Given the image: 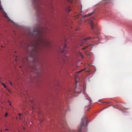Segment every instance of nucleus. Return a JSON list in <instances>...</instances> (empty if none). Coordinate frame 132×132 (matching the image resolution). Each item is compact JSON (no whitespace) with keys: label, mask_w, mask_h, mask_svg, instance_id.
Segmentation results:
<instances>
[{"label":"nucleus","mask_w":132,"mask_h":132,"mask_svg":"<svg viewBox=\"0 0 132 132\" xmlns=\"http://www.w3.org/2000/svg\"><path fill=\"white\" fill-rule=\"evenodd\" d=\"M67 47V45H65L64 46V48L62 50L60 51V52L62 53L63 54H65L66 53V50L65 48Z\"/></svg>","instance_id":"1a4fd4ad"},{"label":"nucleus","mask_w":132,"mask_h":132,"mask_svg":"<svg viewBox=\"0 0 132 132\" xmlns=\"http://www.w3.org/2000/svg\"><path fill=\"white\" fill-rule=\"evenodd\" d=\"M91 46V45H88L87 46H85L84 48H82V50H84V49H86L87 48H88L90 47Z\"/></svg>","instance_id":"4468645a"},{"label":"nucleus","mask_w":132,"mask_h":132,"mask_svg":"<svg viewBox=\"0 0 132 132\" xmlns=\"http://www.w3.org/2000/svg\"><path fill=\"white\" fill-rule=\"evenodd\" d=\"M18 115L19 116V119H21V116L22 115V114H20V113H19L18 114Z\"/></svg>","instance_id":"6ab92c4d"},{"label":"nucleus","mask_w":132,"mask_h":132,"mask_svg":"<svg viewBox=\"0 0 132 132\" xmlns=\"http://www.w3.org/2000/svg\"><path fill=\"white\" fill-rule=\"evenodd\" d=\"M19 67H20V68H21V66H20Z\"/></svg>","instance_id":"c85d7f7f"},{"label":"nucleus","mask_w":132,"mask_h":132,"mask_svg":"<svg viewBox=\"0 0 132 132\" xmlns=\"http://www.w3.org/2000/svg\"><path fill=\"white\" fill-rule=\"evenodd\" d=\"M85 53L86 55H89V54L87 52H85Z\"/></svg>","instance_id":"4be33fe9"},{"label":"nucleus","mask_w":132,"mask_h":132,"mask_svg":"<svg viewBox=\"0 0 132 132\" xmlns=\"http://www.w3.org/2000/svg\"><path fill=\"white\" fill-rule=\"evenodd\" d=\"M8 130V129H5V131H6V130Z\"/></svg>","instance_id":"cd10ccee"},{"label":"nucleus","mask_w":132,"mask_h":132,"mask_svg":"<svg viewBox=\"0 0 132 132\" xmlns=\"http://www.w3.org/2000/svg\"><path fill=\"white\" fill-rule=\"evenodd\" d=\"M78 92L79 93H80V92Z\"/></svg>","instance_id":"c756f323"},{"label":"nucleus","mask_w":132,"mask_h":132,"mask_svg":"<svg viewBox=\"0 0 132 132\" xmlns=\"http://www.w3.org/2000/svg\"><path fill=\"white\" fill-rule=\"evenodd\" d=\"M93 13H91L89 14H88L86 15H85V16H81L82 18H81V20H83L84 18L86 16H89L91 15H92L93 14Z\"/></svg>","instance_id":"9d476101"},{"label":"nucleus","mask_w":132,"mask_h":132,"mask_svg":"<svg viewBox=\"0 0 132 132\" xmlns=\"http://www.w3.org/2000/svg\"><path fill=\"white\" fill-rule=\"evenodd\" d=\"M33 3L36 11L37 16L40 17L43 15L42 7L40 6L41 1L40 0H32Z\"/></svg>","instance_id":"f03ea898"},{"label":"nucleus","mask_w":132,"mask_h":132,"mask_svg":"<svg viewBox=\"0 0 132 132\" xmlns=\"http://www.w3.org/2000/svg\"><path fill=\"white\" fill-rule=\"evenodd\" d=\"M1 79V78L0 77V79Z\"/></svg>","instance_id":"473e14b6"},{"label":"nucleus","mask_w":132,"mask_h":132,"mask_svg":"<svg viewBox=\"0 0 132 132\" xmlns=\"http://www.w3.org/2000/svg\"><path fill=\"white\" fill-rule=\"evenodd\" d=\"M2 7H0V10H2Z\"/></svg>","instance_id":"393cba45"},{"label":"nucleus","mask_w":132,"mask_h":132,"mask_svg":"<svg viewBox=\"0 0 132 132\" xmlns=\"http://www.w3.org/2000/svg\"><path fill=\"white\" fill-rule=\"evenodd\" d=\"M80 53V55H81V56L82 58H83V56H82V55H81V53Z\"/></svg>","instance_id":"5701e85b"},{"label":"nucleus","mask_w":132,"mask_h":132,"mask_svg":"<svg viewBox=\"0 0 132 132\" xmlns=\"http://www.w3.org/2000/svg\"><path fill=\"white\" fill-rule=\"evenodd\" d=\"M61 122L62 123V125L63 128L65 129H66L67 128L68 129L67 123L65 121V120H63Z\"/></svg>","instance_id":"0eeeda50"},{"label":"nucleus","mask_w":132,"mask_h":132,"mask_svg":"<svg viewBox=\"0 0 132 132\" xmlns=\"http://www.w3.org/2000/svg\"><path fill=\"white\" fill-rule=\"evenodd\" d=\"M88 20L90 24L92 29L93 31L94 32L95 34L98 35L99 34V29L96 24L94 23V21L95 20L94 18L91 17Z\"/></svg>","instance_id":"7ed1b4c3"},{"label":"nucleus","mask_w":132,"mask_h":132,"mask_svg":"<svg viewBox=\"0 0 132 132\" xmlns=\"http://www.w3.org/2000/svg\"><path fill=\"white\" fill-rule=\"evenodd\" d=\"M85 132H86V131H85Z\"/></svg>","instance_id":"c9c22d12"},{"label":"nucleus","mask_w":132,"mask_h":132,"mask_svg":"<svg viewBox=\"0 0 132 132\" xmlns=\"http://www.w3.org/2000/svg\"><path fill=\"white\" fill-rule=\"evenodd\" d=\"M84 70H81V71H78V72H77V73H76L75 74V76H77V75L78 74L80 73V72H81L82 71H83Z\"/></svg>","instance_id":"2eb2a0df"},{"label":"nucleus","mask_w":132,"mask_h":132,"mask_svg":"<svg viewBox=\"0 0 132 132\" xmlns=\"http://www.w3.org/2000/svg\"><path fill=\"white\" fill-rule=\"evenodd\" d=\"M97 40H98V38H96Z\"/></svg>","instance_id":"bb28decb"},{"label":"nucleus","mask_w":132,"mask_h":132,"mask_svg":"<svg viewBox=\"0 0 132 132\" xmlns=\"http://www.w3.org/2000/svg\"><path fill=\"white\" fill-rule=\"evenodd\" d=\"M66 10L69 12H70V11L71 10V8L69 6H68V7H67L66 9Z\"/></svg>","instance_id":"f8f14e48"},{"label":"nucleus","mask_w":132,"mask_h":132,"mask_svg":"<svg viewBox=\"0 0 132 132\" xmlns=\"http://www.w3.org/2000/svg\"><path fill=\"white\" fill-rule=\"evenodd\" d=\"M100 101V100H99V101Z\"/></svg>","instance_id":"2f4dec72"},{"label":"nucleus","mask_w":132,"mask_h":132,"mask_svg":"<svg viewBox=\"0 0 132 132\" xmlns=\"http://www.w3.org/2000/svg\"><path fill=\"white\" fill-rule=\"evenodd\" d=\"M34 80V79L32 77H30V78L28 79V80L29 82H32Z\"/></svg>","instance_id":"ddd939ff"},{"label":"nucleus","mask_w":132,"mask_h":132,"mask_svg":"<svg viewBox=\"0 0 132 132\" xmlns=\"http://www.w3.org/2000/svg\"><path fill=\"white\" fill-rule=\"evenodd\" d=\"M8 115V113L6 112V113L5 114V117H7Z\"/></svg>","instance_id":"aec40b11"},{"label":"nucleus","mask_w":132,"mask_h":132,"mask_svg":"<svg viewBox=\"0 0 132 132\" xmlns=\"http://www.w3.org/2000/svg\"><path fill=\"white\" fill-rule=\"evenodd\" d=\"M31 71L34 72L35 73L37 74L38 73V70L35 65L33 67L31 70Z\"/></svg>","instance_id":"6e6552de"},{"label":"nucleus","mask_w":132,"mask_h":132,"mask_svg":"<svg viewBox=\"0 0 132 132\" xmlns=\"http://www.w3.org/2000/svg\"><path fill=\"white\" fill-rule=\"evenodd\" d=\"M106 108V107H105L104 109H105V108Z\"/></svg>","instance_id":"7c9ffc66"},{"label":"nucleus","mask_w":132,"mask_h":132,"mask_svg":"<svg viewBox=\"0 0 132 132\" xmlns=\"http://www.w3.org/2000/svg\"><path fill=\"white\" fill-rule=\"evenodd\" d=\"M1 79V78L0 77V79Z\"/></svg>","instance_id":"72a5a7b5"},{"label":"nucleus","mask_w":132,"mask_h":132,"mask_svg":"<svg viewBox=\"0 0 132 132\" xmlns=\"http://www.w3.org/2000/svg\"><path fill=\"white\" fill-rule=\"evenodd\" d=\"M80 15V14H78L76 16V18L77 19L78 18H79L80 17L79 16Z\"/></svg>","instance_id":"dca6fc26"},{"label":"nucleus","mask_w":132,"mask_h":132,"mask_svg":"<svg viewBox=\"0 0 132 132\" xmlns=\"http://www.w3.org/2000/svg\"><path fill=\"white\" fill-rule=\"evenodd\" d=\"M9 83L10 84V85L12 86V83H11V82H10V81H9Z\"/></svg>","instance_id":"b1692460"},{"label":"nucleus","mask_w":132,"mask_h":132,"mask_svg":"<svg viewBox=\"0 0 132 132\" xmlns=\"http://www.w3.org/2000/svg\"><path fill=\"white\" fill-rule=\"evenodd\" d=\"M94 37L93 38H92V37H88L85 39H83L82 40V41H81V43H80V44H79L78 46V47H80V46H82L83 45V44L85 42H87V40L90 39H93L94 38Z\"/></svg>","instance_id":"423d86ee"},{"label":"nucleus","mask_w":132,"mask_h":132,"mask_svg":"<svg viewBox=\"0 0 132 132\" xmlns=\"http://www.w3.org/2000/svg\"><path fill=\"white\" fill-rule=\"evenodd\" d=\"M44 32L42 28L37 27L34 29L32 33H29V36L34 38L37 41L36 42L29 45L32 49L31 53V55L33 57L34 61L36 60L35 58L36 59L38 57L39 49L43 47L49 46L50 44L48 39L43 37Z\"/></svg>","instance_id":"f257e3e1"},{"label":"nucleus","mask_w":132,"mask_h":132,"mask_svg":"<svg viewBox=\"0 0 132 132\" xmlns=\"http://www.w3.org/2000/svg\"><path fill=\"white\" fill-rule=\"evenodd\" d=\"M91 100L90 98H89L88 100H86V103H88V104L86 105L85 107V110L86 111H88L90 108V105L91 104Z\"/></svg>","instance_id":"39448f33"},{"label":"nucleus","mask_w":132,"mask_h":132,"mask_svg":"<svg viewBox=\"0 0 132 132\" xmlns=\"http://www.w3.org/2000/svg\"><path fill=\"white\" fill-rule=\"evenodd\" d=\"M16 61V59H15V61Z\"/></svg>","instance_id":"a878e982"},{"label":"nucleus","mask_w":132,"mask_h":132,"mask_svg":"<svg viewBox=\"0 0 132 132\" xmlns=\"http://www.w3.org/2000/svg\"><path fill=\"white\" fill-rule=\"evenodd\" d=\"M105 102H103V103H105Z\"/></svg>","instance_id":"f704fd0d"},{"label":"nucleus","mask_w":132,"mask_h":132,"mask_svg":"<svg viewBox=\"0 0 132 132\" xmlns=\"http://www.w3.org/2000/svg\"><path fill=\"white\" fill-rule=\"evenodd\" d=\"M82 123L81 124L80 127L79 128L78 130L77 131H73V132H80L81 130V127L84 126L85 127H87V120L86 118H84L82 119ZM68 132H70L69 130L68 129Z\"/></svg>","instance_id":"20e7f679"},{"label":"nucleus","mask_w":132,"mask_h":132,"mask_svg":"<svg viewBox=\"0 0 132 132\" xmlns=\"http://www.w3.org/2000/svg\"><path fill=\"white\" fill-rule=\"evenodd\" d=\"M1 83L4 86V87L5 88H6V86L4 84H3V83H2V82H1Z\"/></svg>","instance_id":"f3484780"},{"label":"nucleus","mask_w":132,"mask_h":132,"mask_svg":"<svg viewBox=\"0 0 132 132\" xmlns=\"http://www.w3.org/2000/svg\"><path fill=\"white\" fill-rule=\"evenodd\" d=\"M62 61L63 63H66V61L64 59H63V60H62Z\"/></svg>","instance_id":"a211bd4d"},{"label":"nucleus","mask_w":132,"mask_h":132,"mask_svg":"<svg viewBox=\"0 0 132 132\" xmlns=\"http://www.w3.org/2000/svg\"><path fill=\"white\" fill-rule=\"evenodd\" d=\"M68 1L72 3H74L77 2V0H67Z\"/></svg>","instance_id":"9b49d317"},{"label":"nucleus","mask_w":132,"mask_h":132,"mask_svg":"<svg viewBox=\"0 0 132 132\" xmlns=\"http://www.w3.org/2000/svg\"><path fill=\"white\" fill-rule=\"evenodd\" d=\"M75 79H76V84H77V77L75 76Z\"/></svg>","instance_id":"412c9836"}]
</instances>
